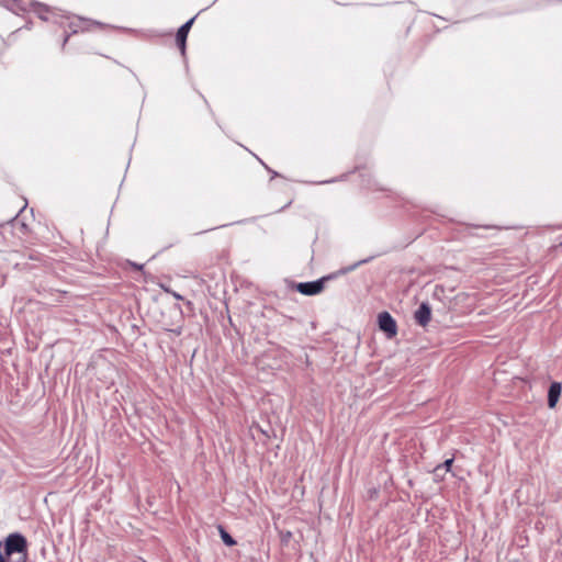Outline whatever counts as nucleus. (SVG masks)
<instances>
[{
	"instance_id": "nucleus-1",
	"label": "nucleus",
	"mask_w": 562,
	"mask_h": 562,
	"mask_svg": "<svg viewBox=\"0 0 562 562\" xmlns=\"http://www.w3.org/2000/svg\"><path fill=\"white\" fill-rule=\"evenodd\" d=\"M3 546L0 551V562H8L16 553H23L27 551V540L20 532H13L5 537L3 543L0 542V547Z\"/></svg>"
},
{
	"instance_id": "nucleus-2",
	"label": "nucleus",
	"mask_w": 562,
	"mask_h": 562,
	"mask_svg": "<svg viewBox=\"0 0 562 562\" xmlns=\"http://www.w3.org/2000/svg\"><path fill=\"white\" fill-rule=\"evenodd\" d=\"M379 328L386 335L387 338H392L397 334V325L395 319L389 312H382L378 316Z\"/></svg>"
},
{
	"instance_id": "nucleus-3",
	"label": "nucleus",
	"mask_w": 562,
	"mask_h": 562,
	"mask_svg": "<svg viewBox=\"0 0 562 562\" xmlns=\"http://www.w3.org/2000/svg\"><path fill=\"white\" fill-rule=\"evenodd\" d=\"M325 281L326 278L310 282H300L295 288L303 295H316L323 291Z\"/></svg>"
},
{
	"instance_id": "nucleus-4",
	"label": "nucleus",
	"mask_w": 562,
	"mask_h": 562,
	"mask_svg": "<svg viewBox=\"0 0 562 562\" xmlns=\"http://www.w3.org/2000/svg\"><path fill=\"white\" fill-rule=\"evenodd\" d=\"M414 318L416 323L423 327L428 325L431 318V307L429 303L423 302L415 311Z\"/></svg>"
},
{
	"instance_id": "nucleus-5",
	"label": "nucleus",
	"mask_w": 562,
	"mask_h": 562,
	"mask_svg": "<svg viewBox=\"0 0 562 562\" xmlns=\"http://www.w3.org/2000/svg\"><path fill=\"white\" fill-rule=\"evenodd\" d=\"M562 385L560 382H552L548 390V406L554 408L561 395Z\"/></svg>"
},
{
	"instance_id": "nucleus-6",
	"label": "nucleus",
	"mask_w": 562,
	"mask_h": 562,
	"mask_svg": "<svg viewBox=\"0 0 562 562\" xmlns=\"http://www.w3.org/2000/svg\"><path fill=\"white\" fill-rule=\"evenodd\" d=\"M194 20H195V16L191 18V19H190V20H188L184 24H182V25L179 27V30H178V32H177V34H176V37H180L181 40H182V38H187V37H188V34H189V32H190V29H191V26H192V24H193V22H194Z\"/></svg>"
},
{
	"instance_id": "nucleus-7",
	"label": "nucleus",
	"mask_w": 562,
	"mask_h": 562,
	"mask_svg": "<svg viewBox=\"0 0 562 562\" xmlns=\"http://www.w3.org/2000/svg\"><path fill=\"white\" fill-rule=\"evenodd\" d=\"M218 531H220L222 541L226 546L233 547L234 544H236L235 539L222 526H218Z\"/></svg>"
},
{
	"instance_id": "nucleus-8",
	"label": "nucleus",
	"mask_w": 562,
	"mask_h": 562,
	"mask_svg": "<svg viewBox=\"0 0 562 562\" xmlns=\"http://www.w3.org/2000/svg\"><path fill=\"white\" fill-rule=\"evenodd\" d=\"M370 260H371V258L359 260V261L355 262L353 265L342 268L340 270V273H344V274L349 273V272L356 270L359 266L369 262Z\"/></svg>"
},
{
	"instance_id": "nucleus-9",
	"label": "nucleus",
	"mask_w": 562,
	"mask_h": 562,
	"mask_svg": "<svg viewBox=\"0 0 562 562\" xmlns=\"http://www.w3.org/2000/svg\"><path fill=\"white\" fill-rule=\"evenodd\" d=\"M452 463H453V459L452 458L451 459H447L443 463H441V464H439V465H437L435 468V474L439 475V472L441 470H445L447 472L450 471Z\"/></svg>"
},
{
	"instance_id": "nucleus-10",
	"label": "nucleus",
	"mask_w": 562,
	"mask_h": 562,
	"mask_svg": "<svg viewBox=\"0 0 562 562\" xmlns=\"http://www.w3.org/2000/svg\"><path fill=\"white\" fill-rule=\"evenodd\" d=\"M29 553L27 551L23 553H16L11 559H8V562H27Z\"/></svg>"
},
{
	"instance_id": "nucleus-11",
	"label": "nucleus",
	"mask_w": 562,
	"mask_h": 562,
	"mask_svg": "<svg viewBox=\"0 0 562 562\" xmlns=\"http://www.w3.org/2000/svg\"><path fill=\"white\" fill-rule=\"evenodd\" d=\"M36 5L40 8V10L37 11L40 19L47 21L48 18L44 15V12H48L49 8L41 3H37Z\"/></svg>"
},
{
	"instance_id": "nucleus-12",
	"label": "nucleus",
	"mask_w": 562,
	"mask_h": 562,
	"mask_svg": "<svg viewBox=\"0 0 562 562\" xmlns=\"http://www.w3.org/2000/svg\"><path fill=\"white\" fill-rule=\"evenodd\" d=\"M176 42H177V45H178L181 54L184 56L187 38L181 40L180 37H176Z\"/></svg>"
},
{
	"instance_id": "nucleus-13",
	"label": "nucleus",
	"mask_w": 562,
	"mask_h": 562,
	"mask_svg": "<svg viewBox=\"0 0 562 562\" xmlns=\"http://www.w3.org/2000/svg\"><path fill=\"white\" fill-rule=\"evenodd\" d=\"M334 181H336V179L325 180V181H322L321 183H330V182H334Z\"/></svg>"
},
{
	"instance_id": "nucleus-14",
	"label": "nucleus",
	"mask_w": 562,
	"mask_h": 562,
	"mask_svg": "<svg viewBox=\"0 0 562 562\" xmlns=\"http://www.w3.org/2000/svg\"><path fill=\"white\" fill-rule=\"evenodd\" d=\"M91 23L95 25H101V23H99L98 21H92Z\"/></svg>"
},
{
	"instance_id": "nucleus-15",
	"label": "nucleus",
	"mask_w": 562,
	"mask_h": 562,
	"mask_svg": "<svg viewBox=\"0 0 562 562\" xmlns=\"http://www.w3.org/2000/svg\"><path fill=\"white\" fill-rule=\"evenodd\" d=\"M67 41H68V36H66V37L64 38L63 45H65V44L67 43Z\"/></svg>"
},
{
	"instance_id": "nucleus-16",
	"label": "nucleus",
	"mask_w": 562,
	"mask_h": 562,
	"mask_svg": "<svg viewBox=\"0 0 562 562\" xmlns=\"http://www.w3.org/2000/svg\"><path fill=\"white\" fill-rule=\"evenodd\" d=\"M175 296H176L178 300L182 299V297H181V295H179V294H175Z\"/></svg>"
}]
</instances>
